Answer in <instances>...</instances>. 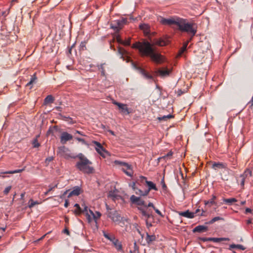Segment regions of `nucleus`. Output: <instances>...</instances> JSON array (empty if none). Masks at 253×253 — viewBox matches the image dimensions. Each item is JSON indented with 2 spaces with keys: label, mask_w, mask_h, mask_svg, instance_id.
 Here are the masks:
<instances>
[{
  "label": "nucleus",
  "mask_w": 253,
  "mask_h": 253,
  "mask_svg": "<svg viewBox=\"0 0 253 253\" xmlns=\"http://www.w3.org/2000/svg\"><path fill=\"white\" fill-rule=\"evenodd\" d=\"M36 80V77H35V75H34L32 77L30 81L27 84L26 86H28L31 85L32 84H33L35 82Z\"/></svg>",
  "instance_id": "obj_45"
},
{
  "label": "nucleus",
  "mask_w": 253,
  "mask_h": 253,
  "mask_svg": "<svg viewBox=\"0 0 253 253\" xmlns=\"http://www.w3.org/2000/svg\"><path fill=\"white\" fill-rule=\"evenodd\" d=\"M124 168H123V171L128 176H131L132 174V171L130 166L126 163H124Z\"/></svg>",
  "instance_id": "obj_21"
},
{
  "label": "nucleus",
  "mask_w": 253,
  "mask_h": 253,
  "mask_svg": "<svg viewBox=\"0 0 253 253\" xmlns=\"http://www.w3.org/2000/svg\"><path fill=\"white\" fill-rule=\"evenodd\" d=\"M126 19H122L121 20H118L116 21V23L119 26L120 29H122L124 24H126Z\"/></svg>",
  "instance_id": "obj_37"
},
{
  "label": "nucleus",
  "mask_w": 253,
  "mask_h": 253,
  "mask_svg": "<svg viewBox=\"0 0 253 253\" xmlns=\"http://www.w3.org/2000/svg\"><path fill=\"white\" fill-rule=\"evenodd\" d=\"M174 116L172 115L169 114L168 115H165L162 117H159L158 118V119L160 121H167L168 119L173 118Z\"/></svg>",
  "instance_id": "obj_32"
},
{
  "label": "nucleus",
  "mask_w": 253,
  "mask_h": 253,
  "mask_svg": "<svg viewBox=\"0 0 253 253\" xmlns=\"http://www.w3.org/2000/svg\"><path fill=\"white\" fill-rule=\"evenodd\" d=\"M130 201L132 203L138 206H143V207H144L145 206L146 203L145 201L140 197H137L133 195L130 196Z\"/></svg>",
  "instance_id": "obj_9"
},
{
  "label": "nucleus",
  "mask_w": 253,
  "mask_h": 253,
  "mask_svg": "<svg viewBox=\"0 0 253 253\" xmlns=\"http://www.w3.org/2000/svg\"><path fill=\"white\" fill-rule=\"evenodd\" d=\"M73 138V136L67 132H63L62 133L60 136V142L62 144H65L67 141L71 140Z\"/></svg>",
  "instance_id": "obj_14"
},
{
  "label": "nucleus",
  "mask_w": 253,
  "mask_h": 253,
  "mask_svg": "<svg viewBox=\"0 0 253 253\" xmlns=\"http://www.w3.org/2000/svg\"><path fill=\"white\" fill-rule=\"evenodd\" d=\"M53 160V158L52 157H49L46 159L45 161L46 162H51Z\"/></svg>",
  "instance_id": "obj_62"
},
{
  "label": "nucleus",
  "mask_w": 253,
  "mask_h": 253,
  "mask_svg": "<svg viewBox=\"0 0 253 253\" xmlns=\"http://www.w3.org/2000/svg\"><path fill=\"white\" fill-rule=\"evenodd\" d=\"M156 44L159 46H164V45H166V42L163 40L160 39L156 41Z\"/></svg>",
  "instance_id": "obj_42"
},
{
  "label": "nucleus",
  "mask_w": 253,
  "mask_h": 253,
  "mask_svg": "<svg viewBox=\"0 0 253 253\" xmlns=\"http://www.w3.org/2000/svg\"><path fill=\"white\" fill-rule=\"evenodd\" d=\"M11 189V187L10 186L6 187L4 190L3 191L4 194L7 195L9 193Z\"/></svg>",
  "instance_id": "obj_47"
},
{
  "label": "nucleus",
  "mask_w": 253,
  "mask_h": 253,
  "mask_svg": "<svg viewBox=\"0 0 253 253\" xmlns=\"http://www.w3.org/2000/svg\"><path fill=\"white\" fill-rule=\"evenodd\" d=\"M79 160L76 163V168L84 173L90 174L94 171V168L91 166L92 162L90 161L83 153L77 155Z\"/></svg>",
  "instance_id": "obj_2"
},
{
  "label": "nucleus",
  "mask_w": 253,
  "mask_h": 253,
  "mask_svg": "<svg viewBox=\"0 0 253 253\" xmlns=\"http://www.w3.org/2000/svg\"><path fill=\"white\" fill-rule=\"evenodd\" d=\"M139 28L141 30H143L144 33L145 35H148L150 32V27L148 25L146 24H142L139 25Z\"/></svg>",
  "instance_id": "obj_25"
},
{
  "label": "nucleus",
  "mask_w": 253,
  "mask_h": 253,
  "mask_svg": "<svg viewBox=\"0 0 253 253\" xmlns=\"http://www.w3.org/2000/svg\"><path fill=\"white\" fill-rule=\"evenodd\" d=\"M186 50V49H183V47H182L179 51V56H181L183 53Z\"/></svg>",
  "instance_id": "obj_58"
},
{
  "label": "nucleus",
  "mask_w": 253,
  "mask_h": 253,
  "mask_svg": "<svg viewBox=\"0 0 253 253\" xmlns=\"http://www.w3.org/2000/svg\"><path fill=\"white\" fill-rule=\"evenodd\" d=\"M145 219L146 224L147 227L148 228L150 227H151L152 226V225L151 222H149V221H148L149 218H145Z\"/></svg>",
  "instance_id": "obj_54"
},
{
  "label": "nucleus",
  "mask_w": 253,
  "mask_h": 253,
  "mask_svg": "<svg viewBox=\"0 0 253 253\" xmlns=\"http://www.w3.org/2000/svg\"><path fill=\"white\" fill-rule=\"evenodd\" d=\"M108 196L114 202L121 199V196L119 194V192L117 190L109 191Z\"/></svg>",
  "instance_id": "obj_15"
},
{
  "label": "nucleus",
  "mask_w": 253,
  "mask_h": 253,
  "mask_svg": "<svg viewBox=\"0 0 253 253\" xmlns=\"http://www.w3.org/2000/svg\"><path fill=\"white\" fill-rule=\"evenodd\" d=\"M252 210L251 209L247 208L245 211V213H251V212H252Z\"/></svg>",
  "instance_id": "obj_64"
},
{
  "label": "nucleus",
  "mask_w": 253,
  "mask_h": 253,
  "mask_svg": "<svg viewBox=\"0 0 253 253\" xmlns=\"http://www.w3.org/2000/svg\"><path fill=\"white\" fill-rule=\"evenodd\" d=\"M238 249L241 250H245V248L242 245L232 244L230 246L229 249Z\"/></svg>",
  "instance_id": "obj_34"
},
{
  "label": "nucleus",
  "mask_w": 253,
  "mask_h": 253,
  "mask_svg": "<svg viewBox=\"0 0 253 253\" xmlns=\"http://www.w3.org/2000/svg\"><path fill=\"white\" fill-rule=\"evenodd\" d=\"M126 223H128V219L122 217L117 224H119L121 227H124L126 226Z\"/></svg>",
  "instance_id": "obj_36"
},
{
  "label": "nucleus",
  "mask_w": 253,
  "mask_h": 253,
  "mask_svg": "<svg viewBox=\"0 0 253 253\" xmlns=\"http://www.w3.org/2000/svg\"><path fill=\"white\" fill-rule=\"evenodd\" d=\"M34 147L38 148L40 146V143L38 142L37 139H35L33 142Z\"/></svg>",
  "instance_id": "obj_50"
},
{
  "label": "nucleus",
  "mask_w": 253,
  "mask_h": 253,
  "mask_svg": "<svg viewBox=\"0 0 253 253\" xmlns=\"http://www.w3.org/2000/svg\"><path fill=\"white\" fill-rule=\"evenodd\" d=\"M106 66V63H102L100 65H97L98 70L101 71V75L102 76H105V66Z\"/></svg>",
  "instance_id": "obj_27"
},
{
  "label": "nucleus",
  "mask_w": 253,
  "mask_h": 253,
  "mask_svg": "<svg viewBox=\"0 0 253 253\" xmlns=\"http://www.w3.org/2000/svg\"><path fill=\"white\" fill-rule=\"evenodd\" d=\"M177 213L179 215L188 218H193L194 217V213L190 212L188 210L183 212L178 211Z\"/></svg>",
  "instance_id": "obj_19"
},
{
  "label": "nucleus",
  "mask_w": 253,
  "mask_h": 253,
  "mask_svg": "<svg viewBox=\"0 0 253 253\" xmlns=\"http://www.w3.org/2000/svg\"><path fill=\"white\" fill-rule=\"evenodd\" d=\"M149 208L138 207V209L145 218H150L153 217L152 211Z\"/></svg>",
  "instance_id": "obj_8"
},
{
  "label": "nucleus",
  "mask_w": 253,
  "mask_h": 253,
  "mask_svg": "<svg viewBox=\"0 0 253 253\" xmlns=\"http://www.w3.org/2000/svg\"><path fill=\"white\" fill-rule=\"evenodd\" d=\"M132 65L134 69L138 70L139 72L142 75L144 78L149 80H152L153 77L151 75L146 72L143 69L140 67H138L135 64L132 62Z\"/></svg>",
  "instance_id": "obj_10"
},
{
  "label": "nucleus",
  "mask_w": 253,
  "mask_h": 253,
  "mask_svg": "<svg viewBox=\"0 0 253 253\" xmlns=\"http://www.w3.org/2000/svg\"><path fill=\"white\" fill-rule=\"evenodd\" d=\"M172 155V152H169L167 155L164 156L163 157H162V158H164V159H168V158H169L170 157H171Z\"/></svg>",
  "instance_id": "obj_52"
},
{
  "label": "nucleus",
  "mask_w": 253,
  "mask_h": 253,
  "mask_svg": "<svg viewBox=\"0 0 253 253\" xmlns=\"http://www.w3.org/2000/svg\"><path fill=\"white\" fill-rule=\"evenodd\" d=\"M216 199V197L214 195H212V198L208 201L207 204H211V205H216L215 202H214L215 199Z\"/></svg>",
  "instance_id": "obj_46"
},
{
  "label": "nucleus",
  "mask_w": 253,
  "mask_h": 253,
  "mask_svg": "<svg viewBox=\"0 0 253 253\" xmlns=\"http://www.w3.org/2000/svg\"><path fill=\"white\" fill-rule=\"evenodd\" d=\"M111 27L116 32H119L121 30L120 29L119 26H118V24L116 23V21H114L113 24H111Z\"/></svg>",
  "instance_id": "obj_40"
},
{
  "label": "nucleus",
  "mask_w": 253,
  "mask_h": 253,
  "mask_svg": "<svg viewBox=\"0 0 253 253\" xmlns=\"http://www.w3.org/2000/svg\"><path fill=\"white\" fill-rule=\"evenodd\" d=\"M108 216L114 222L118 223L122 218L118 212L116 211H109Z\"/></svg>",
  "instance_id": "obj_12"
},
{
  "label": "nucleus",
  "mask_w": 253,
  "mask_h": 253,
  "mask_svg": "<svg viewBox=\"0 0 253 253\" xmlns=\"http://www.w3.org/2000/svg\"><path fill=\"white\" fill-rule=\"evenodd\" d=\"M133 190L135 191V193L140 196H146L148 195V191H146L145 190L142 191L136 187H133Z\"/></svg>",
  "instance_id": "obj_23"
},
{
  "label": "nucleus",
  "mask_w": 253,
  "mask_h": 253,
  "mask_svg": "<svg viewBox=\"0 0 253 253\" xmlns=\"http://www.w3.org/2000/svg\"><path fill=\"white\" fill-rule=\"evenodd\" d=\"M115 38L118 43L122 44L123 41L121 39L119 35H116Z\"/></svg>",
  "instance_id": "obj_48"
},
{
  "label": "nucleus",
  "mask_w": 253,
  "mask_h": 253,
  "mask_svg": "<svg viewBox=\"0 0 253 253\" xmlns=\"http://www.w3.org/2000/svg\"><path fill=\"white\" fill-rule=\"evenodd\" d=\"M223 201L224 202H225L230 205H231L232 203L236 202L237 201V199L234 198H229V199L224 198L223 199Z\"/></svg>",
  "instance_id": "obj_39"
},
{
  "label": "nucleus",
  "mask_w": 253,
  "mask_h": 253,
  "mask_svg": "<svg viewBox=\"0 0 253 253\" xmlns=\"http://www.w3.org/2000/svg\"><path fill=\"white\" fill-rule=\"evenodd\" d=\"M24 170V169H19L15 170L7 171L4 172H1L0 174H14L16 173H20Z\"/></svg>",
  "instance_id": "obj_35"
},
{
  "label": "nucleus",
  "mask_w": 253,
  "mask_h": 253,
  "mask_svg": "<svg viewBox=\"0 0 253 253\" xmlns=\"http://www.w3.org/2000/svg\"><path fill=\"white\" fill-rule=\"evenodd\" d=\"M156 240V237L154 235H150L146 233V241L148 244H150L153 241Z\"/></svg>",
  "instance_id": "obj_28"
},
{
  "label": "nucleus",
  "mask_w": 253,
  "mask_h": 253,
  "mask_svg": "<svg viewBox=\"0 0 253 253\" xmlns=\"http://www.w3.org/2000/svg\"><path fill=\"white\" fill-rule=\"evenodd\" d=\"M149 207H152V208H153V209L155 208L154 207V205L153 204V203H149L148 204V205H147L145 204V206H144V208H149Z\"/></svg>",
  "instance_id": "obj_57"
},
{
  "label": "nucleus",
  "mask_w": 253,
  "mask_h": 253,
  "mask_svg": "<svg viewBox=\"0 0 253 253\" xmlns=\"http://www.w3.org/2000/svg\"><path fill=\"white\" fill-rule=\"evenodd\" d=\"M186 50V49H183V47H182L179 51V56H181L183 53Z\"/></svg>",
  "instance_id": "obj_59"
},
{
  "label": "nucleus",
  "mask_w": 253,
  "mask_h": 253,
  "mask_svg": "<svg viewBox=\"0 0 253 253\" xmlns=\"http://www.w3.org/2000/svg\"><path fill=\"white\" fill-rule=\"evenodd\" d=\"M85 216L86 217V219H87V220L88 221V223H91L93 219V217L92 216V215L90 214V213H89V212H87L86 213H85Z\"/></svg>",
  "instance_id": "obj_41"
},
{
  "label": "nucleus",
  "mask_w": 253,
  "mask_h": 253,
  "mask_svg": "<svg viewBox=\"0 0 253 253\" xmlns=\"http://www.w3.org/2000/svg\"><path fill=\"white\" fill-rule=\"evenodd\" d=\"M113 245L118 251H122V245L121 243L117 239L112 241Z\"/></svg>",
  "instance_id": "obj_24"
},
{
  "label": "nucleus",
  "mask_w": 253,
  "mask_h": 253,
  "mask_svg": "<svg viewBox=\"0 0 253 253\" xmlns=\"http://www.w3.org/2000/svg\"><path fill=\"white\" fill-rule=\"evenodd\" d=\"M54 100V99L53 97L51 95H49L46 97V98L44 100V105H46L49 103H52Z\"/></svg>",
  "instance_id": "obj_29"
},
{
  "label": "nucleus",
  "mask_w": 253,
  "mask_h": 253,
  "mask_svg": "<svg viewBox=\"0 0 253 253\" xmlns=\"http://www.w3.org/2000/svg\"><path fill=\"white\" fill-rule=\"evenodd\" d=\"M130 40H128L126 41H123L122 44L125 45H129L130 44Z\"/></svg>",
  "instance_id": "obj_55"
},
{
  "label": "nucleus",
  "mask_w": 253,
  "mask_h": 253,
  "mask_svg": "<svg viewBox=\"0 0 253 253\" xmlns=\"http://www.w3.org/2000/svg\"><path fill=\"white\" fill-rule=\"evenodd\" d=\"M209 240L210 241L218 243L224 241H229V239L228 238H209Z\"/></svg>",
  "instance_id": "obj_26"
},
{
  "label": "nucleus",
  "mask_w": 253,
  "mask_h": 253,
  "mask_svg": "<svg viewBox=\"0 0 253 253\" xmlns=\"http://www.w3.org/2000/svg\"><path fill=\"white\" fill-rule=\"evenodd\" d=\"M49 188L48 189V190H47L48 192H50L51 191L53 190L55 187H57V185H55L54 186H51V185H49Z\"/></svg>",
  "instance_id": "obj_60"
},
{
  "label": "nucleus",
  "mask_w": 253,
  "mask_h": 253,
  "mask_svg": "<svg viewBox=\"0 0 253 253\" xmlns=\"http://www.w3.org/2000/svg\"><path fill=\"white\" fill-rule=\"evenodd\" d=\"M156 73L161 77H165L169 75L171 70L165 68H160L157 71Z\"/></svg>",
  "instance_id": "obj_16"
},
{
  "label": "nucleus",
  "mask_w": 253,
  "mask_h": 253,
  "mask_svg": "<svg viewBox=\"0 0 253 253\" xmlns=\"http://www.w3.org/2000/svg\"><path fill=\"white\" fill-rule=\"evenodd\" d=\"M138 180L140 181L142 184H146L148 186V189L145 190L146 191H148V194L149 193L150 190H154L156 191L158 190L156 185L153 182L148 181L146 177L141 176L139 177Z\"/></svg>",
  "instance_id": "obj_6"
},
{
  "label": "nucleus",
  "mask_w": 253,
  "mask_h": 253,
  "mask_svg": "<svg viewBox=\"0 0 253 253\" xmlns=\"http://www.w3.org/2000/svg\"><path fill=\"white\" fill-rule=\"evenodd\" d=\"M126 53L125 49L121 47H118V53L120 55V58L124 60V55Z\"/></svg>",
  "instance_id": "obj_33"
},
{
  "label": "nucleus",
  "mask_w": 253,
  "mask_h": 253,
  "mask_svg": "<svg viewBox=\"0 0 253 253\" xmlns=\"http://www.w3.org/2000/svg\"><path fill=\"white\" fill-rule=\"evenodd\" d=\"M134 250L133 251V253L137 252L138 253V247L136 244V243L135 242L133 244Z\"/></svg>",
  "instance_id": "obj_49"
},
{
  "label": "nucleus",
  "mask_w": 253,
  "mask_h": 253,
  "mask_svg": "<svg viewBox=\"0 0 253 253\" xmlns=\"http://www.w3.org/2000/svg\"><path fill=\"white\" fill-rule=\"evenodd\" d=\"M223 218H222V217H220L219 216H216V217H215L213 218L211 220L208 222V223L209 224H212V223H213L214 222H215L216 221H218V220H223Z\"/></svg>",
  "instance_id": "obj_44"
},
{
  "label": "nucleus",
  "mask_w": 253,
  "mask_h": 253,
  "mask_svg": "<svg viewBox=\"0 0 253 253\" xmlns=\"http://www.w3.org/2000/svg\"><path fill=\"white\" fill-rule=\"evenodd\" d=\"M113 104L118 107L120 113L124 115H126L131 112L130 109L128 108L127 104H123L117 101H114Z\"/></svg>",
  "instance_id": "obj_7"
},
{
  "label": "nucleus",
  "mask_w": 253,
  "mask_h": 253,
  "mask_svg": "<svg viewBox=\"0 0 253 253\" xmlns=\"http://www.w3.org/2000/svg\"><path fill=\"white\" fill-rule=\"evenodd\" d=\"M57 153L60 156L66 159H76L77 155L71 152V151L64 146L59 147L58 149Z\"/></svg>",
  "instance_id": "obj_4"
},
{
  "label": "nucleus",
  "mask_w": 253,
  "mask_h": 253,
  "mask_svg": "<svg viewBox=\"0 0 253 253\" xmlns=\"http://www.w3.org/2000/svg\"><path fill=\"white\" fill-rule=\"evenodd\" d=\"M69 191V190H66L65 191L64 193L60 196V198H64Z\"/></svg>",
  "instance_id": "obj_61"
},
{
  "label": "nucleus",
  "mask_w": 253,
  "mask_h": 253,
  "mask_svg": "<svg viewBox=\"0 0 253 253\" xmlns=\"http://www.w3.org/2000/svg\"><path fill=\"white\" fill-rule=\"evenodd\" d=\"M74 207L76 208L74 211L76 215H78L82 213V209L78 204H75Z\"/></svg>",
  "instance_id": "obj_30"
},
{
  "label": "nucleus",
  "mask_w": 253,
  "mask_h": 253,
  "mask_svg": "<svg viewBox=\"0 0 253 253\" xmlns=\"http://www.w3.org/2000/svg\"><path fill=\"white\" fill-rule=\"evenodd\" d=\"M248 104L250 105V107L253 106V96L252 98V99L249 102Z\"/></svg>",
  "instance_id": "obj_63"
},
{
  "label": "nucleus",
  "mask_w": 253,
  "mask_h": 253,
  "mask_svg": "<svg viewBox=\"0 0 253 253\" xmlns=\"http://www.w3.org/2000/svg\"><path fill=\"white\" fill-rule=\"evenodd\" d=\"M40 204V203H39V202L34 201L33 199H31L28 202V207L29 208H32L36 205H38Z\"/></svg>",
  "instance_id": "obj_38"
},
{
  "label": "nucleus",
  "mask_w": 253,
  "mask_h": 253,
  "mask_svg": "<svg viewBox=\"0 0 253 253\" xmlns=\"http://www.w3.org/2000/svg\"><path fill=\"white\" fill-rule=\"evenodd\" d=\"M103 234L105 238L107 239L111 242L116 239L114 235L107 233L105 231H103Z\"/></svg>",
  "instance_id": "obj_31"
},
{
  "label": "nucleus",
  "mask_w": 253,
  "mask_h": 253,
  "mask_svg": "<svg viewBox=\"0 0 253 253\" xmlns=\"http://www.w3.org/2000/svg\"><path fill=\"white\" fill-rule=\"evenodd\" d=\"M132 47L138 49L142 55L150 56L152 60L157 63L162 61V56L155 52L154 49L148 42H136L132 45Z\"/></svg>",
  "instance_id": "obj_1"
},
{
  "label": "nucleus",
  "mask_w": 253,
  "mask_h": 253,
  "mask_svg": "<svg viewBox=\"0 0 253 253\" xmlns=\"http://www.w3.org/2000/svg\"><path fill=\"white\" fill-rule=\"evenodd\" d=\"M177 29L181 32H184L191 36L190 40L195 35L197 32L196 25L189 23L187 20L180 18L178 23Z\"/></svg>",
  "instance_id": "obj_3"
},
{
  "label": "nucleus",
  "mask_w": 253,
  "mask_h": 253,
  "mask_svg": "<svg viewBox=\"0 0 253 253\" xmlns=\"http://www.w3.org/2000/svg\"><path fill=\"white\" fill-rule=\"evenodd\" d=\"M180 18L178 17H172L170 18L166 19L163 17H161L160 22L161 24L165 25H168L174 28L177 27L178 23L179 22Z\"/></svg>",
  "instance_id": "obj_5"
},
{
  "label": "nucleus",
  "mask_w": 253,
  "mask_h": 253,
  "mask_svg": "<svg viewBox=\"0 0 253 253\" xmlns=\"http://www.w3.org/2000/svg\"><path fill=\"white\" fill-rule=\"evenodd\" d=\"M211 168L215 170H217L219 169H224L226 168V165L223 163L214 162L212 165Z\"/></svg>",
  "instance_id": "obj_17"
},
{
  "label": "nucleus",
  "mask_w": 253,
  "mask_h": 253,
  "mask_svg": "<svg viewBox=\"0 0 253 253\" xmlns=\"http://www.w3.org/2000/svg\"><path fill=\"white\" fill-rule=\"evenodd\" d=\"M84 207L83 209H82V213H85V214L87 212H89V210L88 211V208L87 206L85 205H82Z\"/></svg>",
  "instance_id": "obj_51"
},
{
  "label": "nucleus",
  "mask_w": 253,
  "mask_h": 253,
  "mask_svg": "<svg viewBox=\"0 0 253 253\" xmlns=\"http://www.w3.org/2000/svg\"><path fill=\"white\" fill-rule=\"evenodd\" d=\"M154 210H155V211H156V212L159 214V215H160L161 217H163L164 215L162 214V212L157 209H156V208H155L154 209Z\"/></svg>",
  "instance_id": "obj_56"
},
{
  "label": "nucleus",
  "mask_w": 253,
  "mask_h": 253,
  "mask_svg": "<svg viewBox=\"0 0 253 253\" xmlns=\"http://www.w3.org/2000/svg\"><path fill=\"white\" fill-rule=\"evenodd\" d=\"M208 227L204 225H198L193 229V232L202 233L208 231Z\"/></svg>",
  "instance_id": "obj_20"
},
{
  "label": "nucleus",
  "mask_w": 253,
  "mask_h": 253,
  "mask_svg": "<svg viewBox=\"0 0 253 253\" xmlns=\"http://www.w3.org/2000/svg\"><path fill=\"white\" fill-rule=\"evenodd\" d=\"M89 212L92 215L95 224H97V220L100 218L101 215V213L98 211H96L95 213H94L91 210H89Z\"/></svg>",
  "instance_id": "obj_22"
},
{
  "label": "nucleus",
  "mask_w": 253,
  "mask_h": 253,
  "mask_svg": "<svg viewBox=\"0 0 253 253\" xmlns=\"http://www.w3.org/2000/svg\"><path fill=\"white\" fill-rule=\"evenodd\" d=\"M81 189L79 186H76L74 187L73 190H72L69 193L68 198H70L73 196H78L80 194Z\"/></svg>",
  "instance_id": "obj_18"
},
{
  "label": "nucleus",
  "mask_w": 253,
  "mask_h": 253,
  "mask_svg": "<svg viewBox=\"0 0 253 253\" xmlns=\"http://www.w3.org/2000/svg\"><path fill=\"white\" fill-rule=\"evenodd\" d=\"M251 175L252 171L250 169L246 170L244 172L240 175L238 181L240 182V185L242 187H244V186L246 178L247 177L251 176Z\"/></svg>",
  "instance_id": "obj_11"
},
{
  "label": "nucleus",
  "mask_w": 253,
  "mask_h": 253,
  "mask_svg": "<svg viewBox=\"0 0 253 253\" xmlns=\"http://www.w3.org/2000/svg\"><path fill=\"white\" fill-rule=\"evenodd\" d=\"M86 42H82L80 45V47H79L80 51H84V50H86Z\"/></svg>",
  "instance_id": "obj_43"
},
{
  "label": "nucleus",
  "mask_w": 253,
  "mask_h": 253,
  "mask_svg": "<svg viewBox=\"0 0 253 253\" xmlns=\"http://www.w3.org/2000/svg\"><path fill=\"white\" fill-rule=\"evenodd\" d=\"M76 139L79 142H82L83 144H86V142H85V141L83 139V138H80V137H76Z\"/></svg>",
  "instance_id": "obj_53"
},
{
  "label": "nucleus",
  "mask_w": 253,
  "mask_h": 253,
  "mask_svg": "<svg viewBox=\"0 0 253 253\" xmlns=\"http://www.w3.org/2000/svg\"><path fill=\"white\" fill-rule=\"evenodd\" d=\"M93 143L95 145V149L96 151L102 157H105L104 153H107V151L105 150L101 144L96 141H94Z\"/></svg>",
  "instance_id": "obj_13"
}]
</instances>
